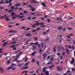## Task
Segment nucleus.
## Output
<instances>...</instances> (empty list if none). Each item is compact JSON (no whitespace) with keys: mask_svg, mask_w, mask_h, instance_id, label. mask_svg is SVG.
<instances>
[{"mask_svg":"<svg viewBox=\"0 0 75 75\" xmlns=\"http://www.w3.org/2000/svg\"><path fill=\"white\" fill-rule=\"evenodd\" d=\"M9 67H8V68H7V70H10V69H11L13 68V65H10L9 66Z\"/></svg>","mask_w":75,"mask_h":75,"instance_id":"f257e3e1","label":"nucleus"},{"mask_svg":"<svg viewBox=\"0 0 75 75\" xmlns=\"http://www.w3.org/2000/svg\"><path fill=\"white\" fill-rule=\"evenodd\" d=\"M31 3H35V4L36 3H39L38 1H35V0H32V1H30Z\"/></svg>","mask_w":75,"mask_h":75,"instance_id":"f03ea898","label":"nucleus"},{"mask_svg":"<svg viewBox=\"0 0 75 75\" xmlns=\"http://www.w3.org/2000/svg\"><path fill=\"white\" fill-rule=\"evenodd\" d=\"M15 16H16V17H19L20 18H23V17H24L23 16H20V15H17L16 14L15 15Z\"/></svg>","mask_w":75,"mask_h":75,"instance_id":"7ed1b4c3","label":"nucleus"},{"mask_svg":"<svg viewBox=\"0 0 75 75\" xmlns=\"http://www.w3.org/2000/svg\"><path fill=\"white\" fill-rule=\"evenodd\" d=\"M11 8H12V9H13V10H16L17 9H18V8H15V7L13 6H11Z\"/></svg>","mask_w":75,"mask_h":75,"instance_id":"20e7f679","label":"nucleus"},{"mask_svg":"<svg viewBox=\"0 0 75 75\" xmlns=\"http://www.w3.org/2000/svg\"><path fill=\"white\" fill-rule=\"evenodd\" d=\"M17 31H13V30H11L10 31H9V33H16V32H17Z\"/></svg>","mask_w":75,"mask_h":75,"instance_id":"39448f33","label":"nucleus"},{"mask_svg":"<svg viewBox=\"0 0 75 75\" xmlns=\"http://www.w3.org/2000/svg\"><path fill=\"white\" fill-rule=\"evenodd\" d=\"M66 52L67 54H69V50L68 49H66Z\"/></svg>","mask_w":75,"mask_h":75,"instance_id":"423d86ee","label":"nucleus"},{"mask_svg":"<svg viewBox=\"0 0 75 75\" xmlns=\"http://www.w3.org/2000/svg\"><path fill=\"white\" fill-rule=\"evenodd\" d=\"M49 40V38H47V39L45 40V44H46V43H47L48 42H47V41H48Z\"/></svg>","mask_w":75,"mask_h":75,"instance_id":"0eeeda50","label":"nucleus"},{"mask_svg":"<svg viewBox=\"0 0 75 75\" xmlns=\"http://www.w3.org/2000/svg\"><path fill=\"white\" fill-rule=\"evenodd\" d=\"M43 56L44 58H47V54H43Z\"/></svg>","mask_w":75,"mask_h":75,"instance_id":"6e6552de","label":"nucleus"},{"mask_svg":"<svg viewBox=\"0 0 75 75\" xmlns=\"http://www.w3.org/2000/svg\"><path fill=\"white\" fill-rule=\"evenodd\" d=\"M10 60H11V59H10L8 60V61H7V65H9L10 64V62H10Z\"/></svg>","mask_w":75,"mask_h":75,"instance_id":"1a4fd4ad","label":"nucleus"},{"mask_svg":"<svg viewBox=\"0 0 75 75\" xmlns=\"http://www.w3.org/2000/svg\"><path fill=\"white\" fill-rule=\"evenodd\" d=\"M44 23L42 22L40 23H37L36 24V25H42V24H43Z\"/></svg>","mask_w":75,"mask_h":75,"instance_id":"9d476101","label":"nucleus"},{"mask_svg":"<svg viewBox=\"0 0 75 75\" xmlns=\"http://www.w3.org/2000/svg\"><path fill=\"white\" fill-rule=\"evenodd\" d=\"M54 66V64H52V65L50 66L49 67L50 69H51V68H53Z\"/></svg>","mask_w":75,"mask_h":75,"instance_id":"9b49d317","label":"nucleus"},{"mask_svg":"<svg viewBox=\"0 0 75 75\" xmlns=\"http://www.w3.org/2000/svg\"><path fill=\"white\" fill-rule=\"evenodd\" d=\"M57 48H58V51H61V48L58 45L57 46Z\"/></svg>","mask_w":75,"mask_h":75,"instance_id":"f8f14e48","label":"nucleus"},{"mask_svg":"<svg viewBox=\"0 0 75 75\" xmlns=\"http://www.w3.org/2000/svg\"><path fill=\"white\" fill-rule=\"evenodd\" d=\"M52 63V62L49 61L47 64V65H50V64H51Z\"/></svg>","mask_w":75,"mask_h":75,"instance_id":"ddd939ff","label":"nucleus"},{"mask_svg":"<svg viewBox=\"0 0 75 75\" xmlns=\"http://www.w3.org/2000/svg\"><path fill=\"white\" fill-rule=\"evenodd\" d=\"M45 69H46V67H44L43 68V71L42 72H44L45 71Z\"/></svg>","mask_w":75,"mask_h":75,"instance_id":"4468645a","label":"nucleus"},{"mask_svg":"<svg viewBox=\"0 0 75 75\" xmlns=\"http://www.w3.org/2000/svg\"><path fill=\"white\" fill-rule=\"evenodd\" d=\"M7 44V42H6L5 43H4L3 45V47H5L6 45Z\"/></svg>","mask_w":75,"mask_h":75,"instance_id":"2eb2a0df","label":"nucleus"},{"mask_svg":"<svg viewBox=\"0 0 75 75\" xmlns=\"http://www.w3.org/2000/svg\"><path fill=\"white\" fill-rule=\"evenodd\" d=\"M35 54H36V52L35 51L32 53L31 55H32V56H33V55H34Z\"/></svg>","mask_w":75,"mask_h":75,"instance_id":"dca6fc26","label":"nucleus"},{"mask_svg":"<svg viewBox=\"0 0 75 75\" xmlns=\"http://www.w3.org/2000/svg\"><path fill=\"white\" fill-rule=\"evenodd\" d=\"M11 15V16H14L15 15H16V13L14 12H12Z\"/></svg>","mask_w":75,"mask_h":75,"instance_id":"f3484780","label":"nucleus"},{"mask_svg":"<svg viewBox=\"0 0 75 75\" xmlns=\"http://www.w3.org/2000/svg\"><path fill=\"white\" fill-rule=\"evenodd\" d=\"M30 41H31V39H29L26 41V42H30Z\"/></svg>","mask_w":75,"mask_h":75,"instance_id":"a211bd4d","label":"nucleus"},{"mask_svg":"<svg viewBox=\"0 0 75 75\" xmlns=\"http://www.w3.org/2000/svg\"><path fill=\"white\" fill-rule=\"evenodd\" d=\"M0 71L2 73L3 72V69L1 67H0Z\"/></svg>","mask_w":75,"mask_h":75,"instance_id":"6ab92c4d","label":"nucleus"},{"mask_svg":"<svg viewBox=\"0 0 75 75\" xmlns=\"http://www.w3.org/2000/svg\"><path fill=\"white\" fill-rule=\"evenodd\" d=\"M6 16H7V15L5 14V15L4 16H1V18H4V17H5V18H7V17H6Z\"/></svg>","mask_w":75,"mask_h":75,"instance_id":"aec40b11","label":"nucleus"},{"mask_svg":"<svg viewBox=\"0 0 75 75\" xmlns=\"http://www.w3.org/2000/svg\"><path fill=\"white\" fill-rule=\"evenodd\" d=\"M18 67H21L22 66H23V64H18Z\"/></svg>","mask_w":75,"mask_h":75,"instance_id":"412c9836","label":"nucleus"},{"mask_svg":"<svg viewBox=\"0 0 75 75\" xmlns=\"http://www.w3.org/2000/svg\"><path fill=\"white\" fill-rule=\"evenodd\" d=\"M45 74L46 75H49V73L47 71H45Z\"/></svg>","mask_w":75,"mask_h":75,"instance_id":"4be33fe9","label":"nucleus"},{"mask_svg":"<svg viewBox=\"0 0 75 75\" xmlns=\"http://www.w3.org/2000/svg\"><path fill=\"white\" fill-rule=\"evenodd\" d=\"M6 17L7 18H6V21H9V19H8V17L7 16H6Z\"/></svg>","mask_w":75,"mask_h":75,"instance_id":"5701e85b","label":"nucleus"},{"mask_svg":"<svg viewBox=\"0 0 75 75\" xmlns=\"http://www.w3.org/2000/svg\"><path fill=\"white\" fill-rule=\"evenodd\" d=\"M30 10H32V11H34V10H35V8H33L32 7V8L31 9H30Z\"/></svg>","mask_w":75,"mask_h":75,"instance_id":"b1692460","label":"nucleus"},{"mask_svg":"<svg viewBox=\"0 0 75 75\" xmlns=\"http://www.w3.org/2000/svg\"><path fill=\"white\" fill-rule=\"evenodd\" d=\"M38 42H37L36 43H34V45H38Z\"/></svg>","mask_w":75,"mask_h":75,"instance_id":"393cba45","label":"nucleus"},{"mask_svg":"<svg viewBox=\"0 0 75 75\" xmlns=\"http://www.w3.org/2000/svg\"><path fill=\"white\" fill-rule=\"evenodd\" d=\"M42 5L44 7H45V4H44V3H42Z\"/></svg>","mask_w":75,"mask_h":75,"instance_id":"a878e982","label":"nucleus"},{"mask_svg":"<svg viewBox=\"0 0 75 75\" xmlns=\"http://www.w3.org/2000/svg\"><path fill=\"white\" fill-rule=\"evenodd\" d=\"M26 36H29V37H31V34H27L26 35Z\"/></svg>","mask_w":75,"mask_h":75,"instance_id":"bb28decb","label":"nucleus"},{"mask_svg":"<svg viewBox=\"0 0 75 75\" xmlns=\"http://www.w3.org/2000/svg\"><path fill=\"white\" fill-rule=\"evenodd\" d=\"M72 61L74 62V61H75V59L74 57H72Z\"/></svg>","mask_w":75,"mask_h":75,"instance_id":"cd10ccee","label":"nucleus"},{"mask_svg":"<svg viewBox=\"0 0 75 75\" xmlns=\"http://www.w3.org/2000/svg\"><path fill=\"white\" fill-rule=\"evenodd\" d=\"M18 60L17 59H15L13 60V62H14V61H16V62H18V61H17Z\"/></svg>","mask_w":75,"mask_h":75,"instance_id":"c85d7f7f","label":"nucleus"},{"mask_svg":"<svg viewBox=\"0 0 75 75\" xmlns=\"http://www.w3.org/2000/svg\"><path fill=\"white\" fill-rule=\"evenodd\" d=\"M58 30H61V29H62V26H60L58 28Z\"/></svg>","mask_w":75,"mask_h":75,"instance_id":"c756f323","label":"nucleus"},{"mask_svg":"<svg viewBox=\"0 0 75 75\" xmlns=\"http://www.w3.org/2000/svg\"><path fill=\"white\" fill-rule=\"evenodd\" d=\"M39 52H40V53L42 52V50L40 49L39 50Z\"/></svg>","mask_w":75,"mask_h":75,"instance_id":"7c9ffc66","label":"nucleus"},{"mask_svg":"<svg viewBox=\"0 0 75 75\" xmlns=\"http://www.w3.org/2000/svg\"><path fill=\"white\" fill-rule=\"evenodd\" d=\"M21 50V49H19V50H17L15 52V53H17V52H18L19 51H20Z\"/></svg>","mask_w":75,"mask_h":75,"instance_id":"2f4dec72","label":"nucleus"},{"mask_svg":"<svg viewBox=\"0 0 75 75\" xmlns=\"http://www.w3.org/2000/svg\"><path fill=\"white\" fill-rule=\"evenodd\" d=\"M4 3H5L6 4H7L8 3H9V2H8V1H6Z\"/></svg>","mask_w":75,"mask_h":75,"instance_id":"473e14b6","label":"nucleus"},{"mask_svg":"<svg viewBox=\"0 0 75 75\" xmlns=\"http://www.w3.org/2000/svg\"><path fill=\"white\" fill-rule=\"evenodd\" d=\"M53 51L54 52H56V50H55V47L53 49Z\"/></svg>","mask_w":75,"mask_h":75,"instance_id":"72a5a7b5","label":"nucleus"},{"mask_svg":"<svg viewBox=\"0 0 75 75\" xmlns=\"http://www.w3.org/2000/svg\"><path fill=\"white\" fill-rule=\"evenodd\" d=\"M57 70L58 71H59L60 70V68L58 67H57Z\"/></svg>","mask_w":75,"mask_h":75,"instance_id":"f704fd0d","label":"nucleus"},{"mask_svg":"<svg viewBox=\"0 0 75 75\" xmlns=\"http://www.w3.org/2000/svg\"><path fill=\"white\" fill-rule=\"evenodd\" d=\"M16 26H18V25H20V23H16Z\"/></svg>","mask_w":75,"mask_h":75,"instance_id":"c9c22d12","label":"nucleus"},{"mask_svg":"<svg viewBox=\"0 0 75 75\" xmlns=\"http://www.w3.org/2000/svg\"><path fill=\"white\" fill-rule=\"evenodd\" d=\"M2 50H3V49L1 48L0 49V54L2 53Z\"/></svg>","mask_w":75,"mask_h":75,"instance_id":"e433bc0d","label":"nucleus"},{"mask_svg":"<svg viewBox=\"0 0 75 75\" xmlns=\"http://www.w3.org/2000/svg\"><path fill=\"white\" fill-rule=\"evenodd\" d=\"M28 71V70H27V71H23L21 74H23V73H24V72H26V73H27V72Z\"/></svg>","mask_w":75,"mask_h":75,"instance_id":"4c0bfd02","label":"nucleus"},{"mask_svg":"<svg viewBox=\"0 0 75 75\" xmlns=\"http://www.w3.org/2000/svg\"><path fill=\"white\" fill-rule=\"evenodd\" d=\"M32 47L33 48V50H34V49L35 48V46H32Z\"/></svg>","mask_w":75,"mask_h":75,"instance_id":"58836bf2","label":"nucleus"},{"mask_svg":"<svg viewBox=\"0 0 75 75\" xmlns=\"http://www.w3.org/2000/svg\"><path fill=\"white\" fill-rule=\"evenodd\" d=\"M28 3H29V2H28L27 3H26V4L24 3L23 4V5L25 6V5H27V4H28Z\"/></svg>","mask_w":75,"mask_h":75,"instance_id":"ea45409f","label":"nucleus"},{"mask_svg":"<svg viewBox=\"0 0 75 75\" xmlns=\"http://www.w3.org/2000/svg\"><path fill=\"white\" fill-rule=\"evenodd\" d=\"M36 63H37V64L38 66L40 65V64L39 63V62H38V61H37L36 62Z\"/></svg>","mask_w":75,"mask_h":75,"instance_id":"a19ab883","label":"nucleus"},{"mask_svg":"<svg viewBox=\"0 0 75 75\" xmlns=\"http://www.w3.org/2000/svg\"><path fill=\"white\" fill-rule=\"evenodd\" d=\"M47 21L48 23H49L50 22V20L49 19H47Z\"/></svg>","mask_w":75,"mask_h":75,"instance_id":"79ce46f5","label":"nucleus"},{"mask_svg":"<svg viewBox=\"0 0 75 75\" xmlns=\"http://www.w3.org/2000/svg\"><path fill=\"white\" fill-rule=\"evenodd\" d=\"M36 14V13L34 12L31 13V14H32V15H34V14Z\"/></svg>","mask_w":75,"mask_h":75,"instance_id":"37998d69","label":"nucleus"},{"mask_svg":"<svg viewBox=\"0 0 75 75\" xmlns=\"http://www.w3.org/2000/svg\"><path fill=\"white\" fill-rule=\"evenodd\" d=\"M28 44H29V43H27V42H26L25 43H24V45H28Z\"/></svg>","mask_w":75,"mask_h":75,"instance_id":"c03bdc74","label":"nucleus"},{"mask_svg":"<svg viewBox=\"0 0 75 75\" xmlns=\"http://www.w3.org/2000/svg\"><path fill=\"white\" fill-rule=\"evenodd\" d=\"M36 29H35L34 30H33L32 31V33H35V32H36Z\"/></svg>","mask_w":75,"mask_h":75,"instance_id":"a18cd8bd","label":"nucleus"},{"mask_svg":"<svg viewBox=\"0 0 75 75\" xmlns=\"http://www.w3.org/2000/svg\"><path fill=\"white\" fill-rule=\"evenodd\" d=\"M34 71H30L29 72V73H30V74H33V73H34Z\"/></svg>","mask_w":75,"mask_h":75,"instance_id":"49530a36","label":"nucleus"},{"mask_svg":"<svg viewBox=\"0 0 75 75\" xmlns=\"http://www.w3.org/2000/svg\"><path fill=\"white\" fill-rule=\"evenodd\" d=\"M12 11H13V10H9V11L8 12V13H10L11 12H12Z\"/></svg>","mask_w":75,"mask_h":75,"instance_id":"de8ad7c7","label":"nucleus"},{"mask_svg":"<svg viewBox=\"0 0 75 75\" xmlns=\"http://www.w3.org/2000/svg\"><path fill=\"white\" fill-rule=\"evenodd\" d=\"M28 7H30V8H32L33 7L31 6V5H29L28 6Z\"/></svg>","mask_w":75,"mask_h":75,"instance_id":"09e8293b","label":"nucleus"},{"mask_svg":"<svg viewBox=\"0 0 75 75\" xmlns=\"http://www.w3.org/2000/svg\"><path fill=\"white\" fill-rule=\"evenodd\" d=\"M43 43H42L41 44V47H42V48L43 47Z\"/></svg>","mask_w":75,"mask_h":75,"instance_id":"8fccbe9b","label":"nucleus"},{"mask_svg":"<svg viewBox=\"0 0 75 75\" xmlns=\"http://www.w3.org/2000/svg\"><path fill=\"white\" fill-rule=\"evenodd\" d=\"M34 40L35 41H37V38L36 37L35 38Z\"/></svg>","mask_w":75,"mask_h":75,"instance_id":"3c124183","label":"nucleus"},{"mask_svg":"<svg viewBox=\"0 0 75 75\" xmlns=\"http://www.w3.org/2000/svg\"><path fill=\"white\" fill-rule=\"evenodd\" d=\"M21 29H25V27H21Z\"/></svg>","mask_w":75,"mask_h":75,"instance_id":"603ef678","label":"nucleus"},{"mask_svg":"<svg viewBox=\"0 0 75 75\" xmlns=\"http://www.w3.org/2000/svg\"><path fill=\"white\" fill-rule=\"evenodd\" d=\"M13 50H16V47H14L13 49Z\"/></svg>","mask_w":75,"mask_h":75,"instance_id":"864d4df0","label":"nucleus"},{"mask_svg":"<svg viewBox=\"0 0 75 75\" xmlns=\"http://www.w3.org/2000/svg\"><path fill=\"white\" fill-rule=\"evenodd\" d=\"M31 18V17H28V18H27L28 20H30Z\"/></svg>","mask_w":75,"mask_h":75,"instance_id":"5fc2aeb1","label":"nucleus"},{"mask_svg":"<svg viewBox=\"0 0 75 75\" xmlns=\"http://www.w3.org/2000/svg\"><path fill=\"white\" fill-rule=\"evenodd\" d=\"M36 30H40V28H38L36 29Z\"/></svg>","mask_w":75,"mask_h":75,"instance_id":"6e6d98bb","label":"nucleus"},{"mask_svg":"<svg viewBox=\"0 0 75 75\" xmlns=\"http://www.w3.org/2000/svg\"><path fill=\"white\" fill-rule=\"evenodd\" d=\"M66 37H67V38H71L70 36L69 35H67L66 36Z\"/></svg>","mask_w":75,"mask_h":75,"instance_id":"4d7b16f0","label":"nucleus"},{"mask_svg":"<svg viewBox=\"0 0 75 75\" xmlns=\"http://www.w3.org/2000/svg\"><path fill=\"white\" fill-rule=\"evenodd\" d=\"M25 69H28V67H24Z\"/></svg>","mask_w":75,"mask_h":75,"instance_id":"13d9d810","label":"nucleus"},{"mask_svg":"<svg viewBox=\"0 0 75 75\" xmlns=\"http://www.w3.org/2000/svg\"><path fill=\"white\" fill-rule=\"evenodd\" d=\"M4 4V2H0V4Z\"/></svg>","mask_w":75,"mask_h":75,"instance_id":"bf43d9fd","label":"nucleus"},{"mask_svg":"<svg viewBox=\"0 0 75 75\" xmlns=\"http://www.w3.org/2000/svg\"><path fill=\"white\" fill-rule=\"evenodd\" d=\"M74 62L72 61H71L70 62V64H72V63H74Z\"/></svg>","mask_w":75,"mask_h":75,"instance_id":"052dcab7","label":"nucleus"},{"mask_svg":"<svg viewBox=\"0 0 75 75\" xmlns=\"http://www.w3.org/2000/svg\"><path fill=\"white\" fill-rule=\"evenodd\" d=\"M30 30V28H26V30L27 31H28V30Z\"/></svg>","mask_w":75,"mask_h":75,"instance_id":"680f3d73","label":"nucleus"},{"mask_svg":"<svg viewBox=\"0 0 75 75\" xmlns=\"http://www.w3.org/2000/svg\"><path fill=\"white\" fill-rule=\"evenodd\" d=\"M68 28L69 30H73V29L72 28Z\"/></svg>","mask_w":75,"mask_h":75,"instance_id":"e2e57ef3","label":"nucleus"},{"mask_svg":"<svg viewBox=\"0 0 75 75\" xmlns=\"http://www.w3.org/2000/svg\"><path fill=\"white\" fill-rule=\"evenodd\" d=\"M28 62H27L26 63L25 65V66H26L27 65H28Z\"/></svg>","mask_w":75,"mask_h":75,"instance_id":"0e129e2a","label":"nucleus"},{"mask_svg":"<svg viewBox=\"0 0 75 75\" xmlns=\"http://www.w3.org/2000/svg\"><path fill=\"white\" fill-rule=\"evenodd\" d=\"M22 53H23V52H20L18 54H21Z\"/></svg>","mask_w":75,"mask_h":75,"instance_id":"69168bd1","label":"nucleus"},{"mask_svg":"<svg viewBox=\"0 0 75 75\" xmlns=\"http://www.w3.org/2000/svg\"><path fill=\"white\" fill-rule=\"evenodd\" d=\"M15 47V46L13 45V46H11V48H13V47Z\"/></svg>","mask_w":75,"mask_h":75,"instance_id":"338daca9","label":"nucleus"},{"mask_svg":"<svg viewBox=\"0 0 75 75\" xmlns=\"http://www.w3.org/2000/svg\"><path fill=\"white\" fill-rule=\"evenodd\" d=\"M15 6H16V7H18V4H15Z\"/></svg>","mask_w":75,"mask_h":75,"instance_id":"774afa93","label":"nucleus"}]
</instances>
